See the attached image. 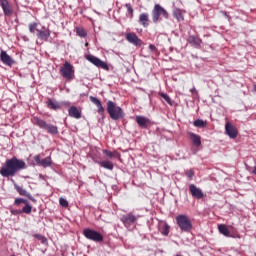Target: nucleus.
<instances>
[{
  "instance_id": "1",
  "label": "nucleus",
  "mask_w": 256,
  "mask_h": 256,
  "mask_svg": "<svg viewBox=\"0 0 256 256\" xmlns=\"http://www.w3.org/2000/svg\"><path fill=\"white\" fill-rule=\"evenodd\" d=\"M25 169H27L25 160L14 156L2 163L0 167V175L4 179H10V177H15L20 171Z\"/></svg>"
},
{
  "instance_id": "2",
  "label": "nucleus",
  "mask_w": 256,
  "mask_h": 256,
  "mask_svg": "<svg viewBox=\"0 0 256 256\" xmlns=\"http://www.w3.org/2000/svg\"><path fill=\"white\" fill-rule=\"evenodd\" d=\"M106 105L107 113L113 121H119V119H123V117H125V112H123V109L120 106H117L115 102L109 100Z\"/></svg>"
},
{
  "instance_id": "3",
  "label": "nucleus",
  "mask_w": 256,
  "mask_h": 256,
  "mask_svg": "<svg viewBox=\"0 0 256 256\" xmlns=\"http://www.w3.org/2000/svg\"><path fill=\"white\" fill-rule=\"evenodd\" d=\"M175 219L182 233H191V231L193 230V222H191L189 216L185 214H179L178 216H176Z\"/></svg>"
},
{
  "instance_id": "4",
  "label": "nucleus",
  "mask_w": 256,
  "mask_h": 256,
  "mask_svg": "<svg viewBox=\"0 0 256 256\" xmlns=\"http://www.w3.org/2000/svg\"><path fill=\"white\" fill-rule=\"evenodd\" d=\"M33 125H36L40 129H44V131H47L50 135H58L59 134V128L53 124H47V122L39 117H33L32 118Z\"/></svg>"
},
{
  "instance_id": "5",
  "label": "nucleus",
  "mask_w": 256,
  "mask_h": 256,
  "mask_svg": "<svg viewBox=\"0 0 256 256\" xmlns=\"http://www.w3.org/2000/svg\"><path fill=\"white\" fill-rule=\"evenodd\" d=\"M83 235L86 239H88V241H93L94 243H103V234L96 230L85 228L83 230Z\"/></svg>"
},
{
  "instance_id": "6",
  "label": "nucleus",
  "mask_w": 256,
  "mask_h": 256,
  "mask_svg": "<svg viewBox=\"0 0 256 256\" xmlns=\"http://www.w3.org/2000/svg\"><path fill=\"white\" fill-rule=\"evenodd\" d=\"M161 17H164V19H169V12H167V10H165V8L159 4H155L152 10L153 23H159V19H161Z\"/></svg>"
},
{
  "instance_id": "7",
  "label": "nucleus",
  "mask_w": 256,
  "mask_h": 256,
  "mask_svg": "<svg viewBox=\"0 0 256 256\" xmlns=\"http://www.w3.org/2000/svg\"><path fill=\"white\" fill-rule=\"evenodd\" d=\"M62 77L67 79L68 81H72L73 77H75V70H73V65L69 62H65L63 67L60 69Z\"/></svg>"
},
{
  "instance_id": "8",
  "label": "nucleus",
  "mask_w": 256,
  "mask_h": 256,
  "mask_svg": "<svg viewBox=\"0 0 256 256\" xmlns=\"http://www.w3.org/2000/svg\"><path fill=\"white\" fill-rule=\"evenodd\" d=\"M139 216L134 215L133 213L125 214L121 217V222L123 223L126 229H131L135 223H137Z\"/></svg>"
},
{
  "instance_id": "9",
  "label": "nucleus",
  "mask_w": 256,
  "mask_h": 256,
  "mask_svg": "<svg viewBox=\"0 0 256 256\" xmlns=\"http://www.w3.org/2000/svg\"><path fill=\"white\" fill-rule=\"evenodd\" d=\"M125 39L128 41V43L134 45V47H141L143 45V40H141L140 37L134 32H127L125 34Z\"/></svg>"
},
{
  "instance_id": "10",
  "label": "nucleus",
  "mask_w": 256,
  "mask_h": 256,
  "mask_svg": "<svg viewBox=\"0 0 256 256\" xmlns=\"http://www.w3.org/2000/svg\"><path fill=\"white\" fill-rule=\"evenodd\" d=\"M86 59L87 61L92 63V65H95V67H100L101 69H105L106 71H109V66L107 65V63L103 62L97 56L88 54L86 55Z\"/></svg>"
},
{
  "instance_id": "11",
  "label": "nucleus",
  "mask_w": 256,
  "mask_h": 256,
  "mask_svg": "<svg viewBox=\"0 0 256 256\" xmlns=\"http://www.w3.org/2000/svg\"><path fill=\"white\" fill-rule=\"evenodd\" d=\"M225 135H228L230 139H237L239 131L237 130V127L233 125V123L227 121L225 124Z\"/></svg>"
},
{
  "instance_id": "12",
  "label": "nucleus",
  "mask_w": 256,
  "mask_h": 256,
  "mask_svg": "<svg viewBox=\"0 0 256 256\" xmlns=\"http://www.w3.org/2000/svg\"><path fill=\"white\" fill-rule=\"evenodd\" d=\"M0 7L6 17L13 15V6L9 0H0Z\"/></svg>"
},
{
  "instance_id": "13",
  "label": "nucleus",
  "mask_w": 256,
  "mask_h": 256,
  "mask_svg": "<svg viewBox=\"0 0 256 256\" xmlns=\"http://www.w3.org/2000/svg\"><path fill=\"white\" fill-rule=\"evenodd\" d=\"M63 105H66L67 107H69V105H71V103H69V102H57L53 99H48V101H47L48 109H52L53 111H59V109H61V107H63Z\"/></svg>"
},
{
  "instance_id": "14",
  "label": "nucleus",
  "mask_w": 256,
  "mask_h": 256,
  "mask_svg": "<svg viewBox=\"0 0 256 256\" xmlns=\"http://www.w3.org/2000/svg\"><path fill=\"white\" fill-rule=\"evenodd\" d=\"M14 189L22 197H27L30 201H32V203H37V199H35V197H33V195H31V193L27 192V190H25V188H23L17 184H14Z\"/></svg>"
},
{
  "instance_id": "15",
  "label": "nucleus",
  "mask_w": 256,
  "mask_h": 256,
  "mask_svg": "<svg viewBox=\"0 0 256 256\" xmlns=\"http://www.w3.org/2000/svg\"><path fill=\"white\" fill-rule=\"evenodd\" d=\"M34 161L35 163H37V165L44 168L51 167V165L53 164V162L51 161V157H46L44 159H41L40 155H35Z\"/></svg>"
},
{
  "instance_id": "16",
  "label": "nucleus",
  "mask_w": 256,
  "mask_h": 256,
  "mask_svg": "<svg viewBox=\"0 0 256 256\" xmlns=\"http://www.w3.org/2000/svg\"><path fill=\"white\" fill-rule=\"evenodd\" d=\"M189 191H190L192 197H194V199H203V197H205L203 190H201L200 188L195 186V184L189 185Z\"/></svg>"
},
{
  "instance_id": "17",
  "label": "nucleus",
  "mask_w": 256,
  "mask_h": 256,
  "mask_svg": "<svg viewBox=\"0 0 256 256\" xmlns=\"http://www.w3.org/2000/svg\"><path fill=\"white\" fill-rule=\"evenodd\" d=\"M37 37L38 39H41V41H49V38L51 37V30L49 28L43 26L42 30H37Z\"/></svg>"
},
{
  "instance_id": "18",
  "label": "nucleus",
  "mask_w": 256,
  "mask_h": 256,
  "mask_svg": "<svg viewBox=\"0 0 256 256\" xmlns=\"http://www.w3.org/2000/svg\"><path fill=\"white\" fill-rule=\"evenodd\" d=\"M0 59L2 63L8 67H13V65H15V60H13V58H11V56H9V54L3 50L0 53Z\"/></svg>"
},
{
  "instance_id": "19",
  "label": "nucleus",
  "mask_w": 256,
  "mask_h": 256,
  "mask_svg": "<svg viewBox=\"0 0 256 256\" xmlns=\"http://www.w3.org/2000/svg\"><path fill=\"white\" fill-rule=\"evenodd\" d=\"M187 42L189 45H191V47H194L195 49H201V43H203L201 38L195 35H190L187 39Z\"/></svg>"
},
{
  "instance_id": "20",
  "label": "nucleus",
  "mask_w": 256,
  "mask_h": 256,
  "mask_svg": "<svg viewBox=\"0 0 256 256\" xmlns=\"http://www.w3.org/2000/svg\"><path fill=\"white\" fill-rule=\"evenodd\" d=\"M136 123L141 127V129H147L151 120L145 116H136Z\"/></svg>"
},
{
  "instance_id": "21",
  "label": "nucleus",
  "mask_w": 256,
  "mask_h": 256,
  "mask_svg": "<svg viewBox=\"0 0 256 256\" xmlns=\"http://www.w3.org/2000/svg\"><path fill=\"white\" fill-rule=\"evenodd\" d=\"M90 101L96 105L97 109H98V113L99 115H103L105 113V107H103V104L101 103V100H99L97 97L95 96H90Z\"/></svg>"
},
{
  "instance_id": "22",
  "label": "nucleus",
  "mask_w": 256,
  "mask_h": 256,
  "mask_svg": "<svg viewBox=\"0 0 256 256\" xmlns=\"http://www.w3.org/2000/svg\"><path fill=\"white\" fill-rule=\"evenodd\" d=\"M69 117H73L74 119H81V110L77 108V106H71L68 109Z\"/></svg>"
},
{
  "instance_id": "23",
  "label": "nucleus",
  "mask_w": 256,
  "mask_h": 256,
  "mask_svg": "<svg viewBox=\"0 0 256 256\" xmlns=\"http://www.w3.org/2000/svg\"><path fill=\"white\" fill-rule=\"evenodd\" d=\"M189 137L194 145V147H201V136L193 132H189Z\"/></svg>"
},
{
  "instance_id": "24",
  "label": "nucleus",
  "mask_w": 256,
  "mask_h": 256,
  "mask_svg": "<svg viewBox=\"0 0 256 256\" xmlns=\"http://www.w3.org/2000/svg\"><path fill=\"white\" fill-rule=\"evenodd\" d=\"M139 23L143 27H149V13H142L139 15Z\"/></svg>"
},
{
  "instance_id": "25",
  "label": "nucleus",
  "mask_w": 256,
  "mask_h": 256,
  "mask_svg": "<svg viewBox=\"0 0 256 256\" xmlns=\"http://www.w3.org/2000/svg\"><path fill=\"white\" fill-rule=\"evenodd\" d=\"M22 203L25 205L22 208V211L26 214V215H31V211H33V206L29 204V200L22 198Z\"/></svg>"
},
{
  "instance_id": "26",
  "label": "nucleus",
  "mask_w": 256,
  "mask_h": 256,
  "mask_svg": "<svg viewBox=\"0 0 256 256\" xmlns=\"http://www.w3.org/2000/svg\"><path fill=\"white\" fill-rule=\"evenodd\" d=\"M218 231L219 233H221V235H224V237H231V232L229 231V228H227V225L225 224H219Z\"/></svg>"
},
{
  "instance_id": "27",
  "label": "nucleus",
  "mask_w": 256,
  "mask_h": 256,
  "mask_svg": "<svg viewBox=\"0 0 256 256\" xmlns=\"http://www.w3.org/2000/svg\"><path fill=\"white\" fill-rule=\"evenodd\" d=\"M98 165H100V167H103V169H108V171H113L114 169L113 162L109 160L100 161L98 162Z\"/></svg>"
},
{
  "instance_id": "28",
  "label": "nucleus",
  "mask_w": 256,
  "mask_h": 256,
  "mask_svg": "<svg viewBox=\"0 0 256 256\" xmlns=\"http://www.w3.org/2000/svg\"><path fill=\"white\" fill-rule=\"evenodd\" d=\"M170 229H171V226H169V224L167 223L160 224L159 226V231L161 235H163L164 237H167L169 235Z\"/></svg>"
},
{
  "instance_id": "29",
  "label": "nucleus",
  "mask_w": 256,
  "mask_h": 256,
  "mask_svg": "<svg viewBox=\"0 0 256 256\" xmlns=\"http://www.w3.org/2000/svg\"><path fill=\"white\" fill-rule=\"evenodd\" d=\"M173 16L175 17V19H177V21L185 20V18L183 17V12L179 8L173 10Z\"/></svg>"
},
{
  "instance_id": "30",
  "label": "nucleus",
  "mask_w": 256,
  "mask_h": 256,
  "mask_svg": "<svg viewBox=\"0 0 256 256\" xmlns=\"http://www.w3.org/2000/svg\"><path fill=\"white\" fill-rule=\"evenodd\" d=\"M194 127H199L200 129H204V127H207V121H204L202 119H197L193 122Z\"/></svg>"
},
{
  "instance_id": "31",
  "label": "nucleus",
  "mask_w": 256,
  "mask_h": 256,
  "mask_svg": "<svg viewBox=\"0 0 256 256\" xmlns=\"http://www.w3.org/2000/svg\"><path fill=\"white\" fill-rule=\"evenodd\" d=\"M38 25L39 24H37V22L30 23L28 25L29 32L32 33L33 35H35V31H39V29H37Z\"/></svg>"
},
{
  "instance_id": "32",
  "label": "nucleus",
  "mask_w": 256,
  "mask_h": 256,
  "mask_svg": "<svg viewBox=\"0 0 256 256\" xmlns=\"http://www.w3.org/2000/svg\"><path fill=\"white\" fill-rule=\"evenodd\" d=\"M104 155H106V157H108L109 159H113V157H115V155H118L119 157V153H117V151L111 152L109 150H103Z\"/></svg>"
},
{
  "instance_id": "33",
  "label": "nucleus",
  "mask_w": 256,
  "mask_h": 256,
  "mask_svg": "<svg viewBox=\"0 0 256 256\" xmlns=\"http://www.w3.org/2000/svg\"><path fill=\"white\" fill-rule=\"evenodd\" d=\"M160 97H162V99H164V101H166L168 105H173V101L171 100V97H169L167 94L161 92Z\"/></svg>"
},
{
  "instance_id": "34",
  "label": "nucleus",
  "mask_w": 256,
  "mask_h": 256,
  "mask_svg": "<svg viewBox=\"0 0 256 256\" xmlns=\"http://www.w3.org/2000/svg\"><path fill=\"white\" fill-rule=\"evenodd\" d=\"M76 34L78 35V37H87V32L83 28H77Z\"/></svg>"
},
{
  "instance_id": "35",
  "label": "nucleus",
  "mask_w": 256,
  "mask_h": 256,
  "mask_svg": "<svg viewBox=\"0 0 256 256\" xmlns=\"http://www.w3.org/2000/svg\"><path fill=\"white\" fill-rule=\"evenodd\" d=\"M34 237H36V239H39V241H41V243L43 244L47 243V238L41 234H35Z\"/></svg>"
},
{
  "instance_id": "36",
  "label": "nucleus",
  "mask_w": 256,
  "mask_h": 256,
  "mask_svg": "<svg viewBox=\"0 0 256 256\" xmlns=\"http://www.w3.org/2000/svg\"><path fill=\"white\" fill-rule=\"evenodd\" d=\"M59 203H60L61 207H69V202L65 198H60Z\"/></svg>"
},
{
  "instance_id": "37",
  "label": "nucleus",
  "mask_w": 256,
  "mask_h": 256,
  "mask_svg": "<svg viewBox=\"0 0 256 256\" xmlns=\"http://www.w3.org/2000/svg\"><path fill=\"white\" fill-rule=\"evenodd\" d=\"M10 213H11L12 215H21V213H25V212L23 211V209H21V210L10 209Z\"/></svg>"
},
{
  "instance_id": "38",
  "label": "nucleus",
  "mask_w": 256,
  "mask_h": 256,
  "mask_svg": "<svg viewBox=\"0 0 256 256\" xmlns=\"http://www.w3.org/2000/svg\"><path fill=\"white\" fill-rule=\"evenodd\" d=\"M125 7H126L128 13H129V15L131 17H133V6H131V4H126Z\"/></svg>"
},
{
  "instance_id": "39",
  "label": "nucleus",
  "mask_w": 256,
  "mask_h": 256,
  "mask_svg": "<svg viewBox=\"0 0 256 256\" xmlns=\"http://www.w3.org/2000/svg\"><path fill=\"white\" fill-rule=\"evenodd\" d=\"M21 203H23V198H16V199L14 200V205H15L16 207H19V205H21Z\"/></svg>"
},
{
  "instance_id": "40",
  "label": "nucleus",
  "mask_w": 256,
  "mask_h": 256,
  "mask_svg": "<svg viewBox=\"0 0 256 256\" xmlns=\"http://www.w3.org/2000/svg\"><path fill=\"white\" fill-rule=\"evenodd\" d=\"M194 175H195V172L193 170H188L186 172V177H189V179H193Z\"/></svg>"
},
{
  "instance_id": "41",
  "label": "nucleus",
  "mask_w": 256,
  "mask_h": 256,
  "mask_svg": "<svg viewBox=\"0 0 256 256\" xmlns=\"http://www.w3.org/2000/svg\"><path fill=\"white\" fill-rule=\"evenodd\" d=\"M149 49H150V51H152L153 53H155V52L157 51V47H156L155 45H153V44H150V45H149Z\"/></svg>"
},
{
  "instance_id": "42",
  "label": "nucleus",
  "mask_w": 256,
  "mask_h": 256,
  "mask_svg": "<svg viewBox=\"0 0 256 256\" xmlns=\"http://www.w3.org/2000/svg\"><path fill=\"white\" fill-rule=\"evenodd\" d=\"M39 179L44 180V179H45V176H44L43 174H39Z\"/></svg>"
},
{
  "instance_id": "43",
  "label": "nucleus",
  "mask_w": 256,
  "mask_h": 256,
  "mask_svg": "<svg viewBox=\"0 0 256 256\" xmlns=\"http://www.w3.org/2000/svg\"><path fill=\"white\" fill-rule=\"evenodd\" d=\"M222 14L224 15V17H227V18H229V15L227 14V12H222Z\"/></svg>"
},
{
  "instance_id": "44",
  "label": "nucleus",
  "mask_w": 256,
  "mask_h": 256,
  "mask_svg": "<svg viewBox=\"0 0 256 256\" xmlns=\"http://www.w3.org/2000/svg\"><path fill=\"white\" fill-rule=\"evenodd\" d=\"M254 91L256 92V84L254 85Z\"/></svg>"
}]
</instances>
